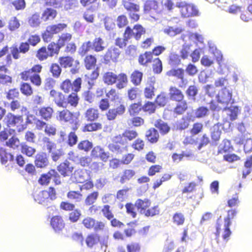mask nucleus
<instances>
[{"label": "nucleus", "instance_id": "774afa93", "mask_svg": "<svg viewBox=\"0 0 252 252\" xmlns=\"http://www.w3.org/2000/svg\"><path fill=\"white\" fill-rule=\"evenodd\" d=\"M99 193L97 191H94L89 193L86 197L85 203L87 206H90L94 203L98 198Z\"/></svg>", "mask_w": 252, "mask_h": 252}, {"label": "nucleus", "instance_id": "393cba45", "mask_svg": "<svg viewBox=\"0 0 252 252\" xmlns=\"http://www.w3.org/2000/svg\"><path fill=\"white\" fill-rule=\"evenodd\" d=\"M50 96L53 98V101L59 107H64L66 104L64 95L60 92L55 90H51L50 92Z\"/></svg>", "mask_w": 252, "mask_h": 252}, {"label": "nucleus", "instance_id": "6e6552de", "mask_svg": "<svg viewBox=\"0 0 252 252\" xmlns=\"http://www.w3.org/2000/svg\"><path fill=\"white\" fill-rule=\"evenodd\" d=\"M109 150L113 153L121 154L128 151V146L120 134L113 137L111 143L108 145Z\"/></svg>", "mask_w": 252, "mask_h": 252}, {"label": "nucleus", "instance_id": "338daca9", "mask_svg": "<svg viewBox=\"0 0 252 252\" xmlns=\"http://www.w3.org/2000/svg\"><path fill=\"white\" fill-rule=\"evenodd\" d=\"M184 30L181 27H168L163 30V32L170 36H174L183 32Z\"/></svg>", "mask_w": 252, "mask_h": 252}, {"label": "nucleus", "instance_id": "f3484780", "mask_svg": "<svg viewBox=\"0 0 252 252\" xmlns=\"http://www.w3.org/2000/svg\"><path fill=\"white\" fill-rule=\"evenodd\" d=\"M57 119L61 122L72 124L76 121L78 118L75 113L65 108L57 112Z\"/></svg>", "mask_w": 252, "mask_h": 252}, {"label": "nucleus", "instance_id": "79ce46f5", "mask_svg": "<svg viewBox=\"0 0 252 252\" xmlns=\"http://www.w3.org/2000/svg\"><path fill=\"white\" fill-rule=\"evenodd\" d=\"M14 157L11 153L6 151V149L0 148V160L2 164H6L8 161H13Z\"/></svg>", "mask_w": 252, "mask_h": 252}, {"label": "nucleus", "instance_id": "20e7f679", "mask_svg": "<svg viewBox=\"0 0 252 252\" xmlns=\"http://www.w3.org/2000/svg\"><path fill=\"white\" fill-rule=\"evenodd\" d=\"M130 0H124L122 1V5L125 9L127 12L128 17L131 23L137 22L140 18V5L130 1Z\"/></svg>", "mask_w": 252, "mask_h": 252}, {"label": "nucleus", "instance_id": "f257e3e1", "mask_svg": "<svg viewBox=\"0 0 252 252\" xmlns=\"http://www.w3.org/2000/svg\"><path fill=\"white\" fill-rule=\"evenodd\" d=\"M135 206L139 212L146 217H154L160 213L159 206L157 204L152 206V201L148 198L137 199Z\"/></svg>", "mask_w": 252, "mask_h": 252}, {"label": "nucleus", "instance_id": "7c9ffc66", "mask_svg": "<svg viewBox=\"0 0 252 252\" xmlns=\"http://www.w3.org/2000/svg\"><path fill=\"white\" fill-rule=\"evenodd\" d=\"M100 241V236L97 233L92 232L88 234L86 238L85 242L88 248H92L98 244Z\"/></svg>", "mask_w": 252, "mask_h": 252}, {"label": "nucleus", "instance_id": "423d86ee", "mask_svg": "<svg viewBox=\"0 0 252 252\" xmlns=\"http://www.w3.org/2000/svg\"><path fill=\"white\" fill-rule=\"evenodd\" d=\"M67 27L65 23H58L47 27L46 30L41 34V37L44 42H50L53 38L54 34L63 32Z\"/></svg>", "mask_w": 252, "mask_h": 252}, {"label": "nucleus", "instance_id": "864d4df0", "mask_svg": "<svg viewBox=\"0 0 252 252\" xmlns=\"http://www.w3.org/2000/svg\"><path fill=\"white\" fill-rule=\"evenodd\" d=\"M61 66L58 63H54L51 64L49 67V71L54 78H59L62 73V69Z\"/></svg>", "mask_w": 252, "mask_h": 252}, {"label": "nucleus", "instance_id": "4be33fe9", "mask_svg": "<svg viewBox=\"0 0 252 252\" xmlns=\"http://www.w3.org/2000/svg\"><path fill=\"white\" fill-rule=\"evenodd\" d=\"M91 157L94 159H100L103 162H107L110 158V154L106 152L101 146L94 147L91 153Z\"/></svg>", "mask_w": 252, "mask_h": 252}, {"label": "nucleus", "instance_id": "37998d69", "mask_svg": "<svg viewBox=\"0 0 252 252\" xmlns=\"http://www.w3.org/2000/svg\"><path fill=\"white\" fill-rule=\"evenodd\" d=\"M8 70L5 65L0 66V81L2 84H6L12 82V77L6 73Z\"/></svg>", "mask_w": 252, "mask_h": 252}, {"label": "nucleus", "instance_id": "ddd939ff", "mask_svg": "<svg viewBox=\"0 0 252 252\" xmlns=\"http://www.w3.org/2000/svg\"><path fill=\"white\" fill-rule=\"evenodd\" d=\"M126 111V106L123 101H118L115 107L109 109L105 114L107 120L113 121L118 116L123 115Z\"/></svg>", "mask_w": 252, "mask_h": 252}, {"label": "nucleus", "instance_id": "09e8293b", "mask_svg": "<svg viewBox=\"0 0 252 252\" xmlns=\"http://www.w3.org/2000/svg\"><path fill=\"white\" fill-rule=\"evenodd\" d=\"M172 177V174L165 173L163 174L160 178L156 180L153 184L152 188L156 189L162 185L163 182L169 181Z\"/></svg>", "mask_w": 252, "mask_h": 252}, {"label": "nucleus", "instance_id": "69168bd1", "mask_svg": "<svg viewBox=\"0 0 252 252\" xmlns=\"http://www.w3.org/2000/svg\"><path fill=\"white\" fill-rule=\"evenodd\" d=\"M163 169L162 166L159 164H153L148 169L147 174L149 177H153L159 173Z\"/></svg>", "mask_w": 252, "mask_h": 252}, {"label": "nucleus", "instance_id": "58836bf2", "mask_svg": "<svg viewBox=\"0 0 252 252\" xmlns=\"http://www.w3.org/2000/svg\"><path fill=\"white\" fill-rule=\"evenodd\" d=\"M97 59L95 56L89 54L85 56L84 60V65L87 69L90 70L95 67Z\"/></svg>", "mask_w": 252, "mask_h": 252}, {"label": "nucleus", "instance_id": "4d7b16f0", "mask_svg": "<svg viewBox=\"0 0 252 252\" xmlns=\"http://www.w3.org/2000/svg\"><path fill=\"white\" fill-rule=\"evenodd\" d=\"M154 102L156 106L164 107L167 104L168 98L164 92H161L157 96Z\"/></svg>", "mask_w": 252, "mask_h": 252}, {"label": "nucleus", "instance_id": "dca6fc26", "mask_svg": "<svg viewBox=\"0 0 252 252\" xmlns=\"http://www.w3.org/2000/svg\"><path fill=\"white\" fill-rule=\"evenodd\" d=\"M217 101L225 106L232 104L234 102L232 98V93L231 90L224 87L221 89L216 95Z\"/></svg>", "mask_w": 252, "mask_h": 252}, {"label": "nucleus", "instance_id": "c85d7f7f", "mask_svg": "<svg viewBox=\"0 0 252 252\" xmlns=\"http://www.w3.org/2000/svg\"><path fill=\"white\" fill-rule=\"evenodd\" d=\"M155 84V81L150 80L147 82L143 91L144 97L146 99H152L155 96L156 91Z\"/></svg>", "mask_w": 252, "mask_h": 252}, {"label": "nucleus", "instance_id": "c9c22d12", "mask_svg": "<svg viewBox=\"0 0 252 252\" xmlns=\"http://www.w3.org/2000/svg\"><path fill=\"white\" fill-rule=\"evenodd\" d=\"M102 128V125L99 122H92L85 124L82 127V131L84 132H93L101 130Z\"/></svg>", "mask_w": 252, "mask_h": 252}, {"label": "nucleus", "instance_id": "2eb2a0df", "mask_svg": "<svg viewBox=\"0 0 252 252\" xmlns=\"http://www.w3.org/2000/svg\"><path fill=\"white\" fill-rule=\"evenodd\" d=\"M237 214V211L235 209H231L227 211V215L224 218V229L222 234V237L224 241L227 242L229 239L231 234V231L229 227L231 225V220L234 218Z\"/></svg>", "mask_w": 252, "mask_h": 252}, {"label": "nucleus", "instance_id": "a211bd4d", "mask_svg": "<svg viewBox=\"0 0 252 252\" xmlns=\"http://www.w3.org/2000/svg\"><path fill=\"white\" fill-rule=\"evenodd\" d=\"M121 52L116 47L111 46L103 56V63L109 64L111 62L116 63L118 61Z\"/></svg>", "mask_w": 252, "mask_h": 252}, {"label": "nucleus", "instance_id": "473e14b6", "mask_svg": "<svg viewBox=\"0 0 252 252\" xmlns=\"http://www.w3.org/2000/svg\"><path fill=\"white\" fill-rule=\"evenodd\" d=\"M84 116L88 122H94L99 117L98 110L94 107H90L84 113Z\"/></svg>", "mask_w": 252, "mask_h": 252}, {"label": "nucleus", "instance_id": "4468645a", "mask_svg": "<svg viewBox=\"0 0 252 252\" xmlns=\"http://www.w3.org/2000/svg\"><path fill=\"white\" fill-rule=\"evenodd\" d=\"M159 2L156 0H147L143 6L144 13L149 14L151 16L155 18V16L160 14L162 10L159 7Z\"/></svg>", "mask_w": 252, "mask_h": 252}, {"label": "nucleus", "instance_id": "052dcab7", "mask_svg": "<svg viewBox=\"0 0 252 252\" xmlns=\"http://www.w3.org/2000/svg\"><path fill=\"white\" fill-rule=\"evenodd\" d=\"M140 94V90L136 87H132L127 91V97L128 100L133 101L136 99Z\"/></svg>", "mask_w": 252, "mask_h": 252}, {"label": "nucleus", "instance_id": "680f3d73", "mask_svg": "<svg viewBox=\"0 0 252 252\" xmlns=\"http://www.w3.org/2000/svg\"><path fill=\"white\" fill-rule=\"evenodd\" d=\"M185 221V217L184 214L181 212H176L173 215L172 222L177 225L180 226L184 224Z\"/></svg>", "mask_w": 252, "mask_h": 252}, {"label": "nucleus", "instance_id": "c756f323", "mask_svg": "<svg viewBox=\"0 0 252 252\" xmlns=\"http://www.w3.org/2000/svg\"><path fill=\"white\" fill-rule=\"evenodd\" d=\"M177 104L173 109V113L176 116L183 115L189 109L187 101L184 99L181 101L176 102Z\"/></svg>", "mask_w": 252, "mask_h": 252}, {"label": "nucleus", "instance_id": "f8f14e48", "mask_svg": "<svg viewBox=\"0 0 252 252\" xmlns=\"http://www.w3.org/2000/svg\"><path fill=\"white\" fill-rule=\"evenodd\" d=\"M203 129L204 126L201 122H196L193 123L189 130L190 135L185 137L183 142V144L185 145L196 144L197 141L194 137L202 133Z\"/></svg>", "mask_w": 252, "mask_h": 252}, {"label": "nucleus", "instance_id": "1a4fd4ad", "mask_svg": "<svg viewBox=\"0 0 252 252\" xmlns=\"http://www.w3.org/2000/svg\"><path fill=\"white\" fill-rule=\"evenodd\" d=\"M52 179L56 185H59L62 183L61 176L55 169H51L46 173L42 174L38 182L41 186H47Z\"/></svg>", "mask_w": 252, "mask_h": 252}, {"label": "nucleus", "instance_id": "72a5a7b5", "mask_svg": "<svg viewBox=\"0 0 252 252\" xmlns=\"http://www.w3.org/2000/svg\"><path fill=\"white\" fill-rule=\"evenodd\" d=\"M153 57L151 51H146L143 54H141L138 56V63L143 66H147L152 62Z\"/></svg>", "mask_w": 252, "mask_h": 252}, {"label": "nucleus", "instance_id": "a18cd8bd", "mask_svg": "<svg viewBox=\"0 0 252 252\" xmlns=\"http://www.w3.org/2000/svg\"><path fill=\"white\" fill-rule=\"evenodd\" d=\"M35 57L40 62L46 60L48 58L51 57L49 54L46 46H43L36 51Z\"/></svg>", "mask_w": 252, "mask_h": 252}, {"label": "nucleus", "instance_id": "0eeeda50", "mask_svg": "<svg viewBox=\"0 0 252 252\" xmlns=\"http://www.w3.org/2000/svg\"><path fill=\"white\" fill-rule=\"evenodd\" d=\"M4 121L8 127H16L18 131L20 132L26 128L22 115H15L12 113H8L4 118Z\"/></svg>", "mask_w": 252, "mask_h": 252}, {"label": "nucleus", "instance_id": "0e129e2a", "mask_svg": "<svg viewBox=\"0 0 252 252\" xmlns=\"http://www.w3.org/2000/svg\"><path fill=\"white\" fill-rule=\"evenodd\" d=\"M20 90L21 93L26 96H30L33 94V90L31 85L27 82L21 84Z\"/></svg>", "mask_w": 252, "mask_h": 252}, {"label": "nucleus", "instance_id": "b1692460", "mask_svg": "<svg viewBox=\"0 0 252 252\" xmlns=\"http://www.w3.org/2000/svg\"><path fill=\"white\" fill-rule=\"evenodd\" d=\"M35 165L39 168H44L48 166L49 161L45 152H39L36 154L34 159Z\"/></svg>", "mask_w": 252, "mask_h": 252}, {"label": "nucleus", "instance_id": "39448f33", "mask_svg": "<svg viewBox=\"0 0 252 252\" xmlns=\"http://www.w3.org/2000/svg\"><path fill=\"white\" fill-rule=\"evenodd\" d=\"M58 62L60 65L64 68H71L70 72L75 74L79 72L80 62L70 56H61L59 58Z\"/></svg>", "mask_w": 252, "mask_h": 252}, {"label": "nucleus", "instance_id": "8fccbe9b", "mask_svg": "<svg viewBox=\"0 0 252 252\" xmlns=\"http://www.w3.org/2000/svg\"><path fill=\"white\" fill-rule=\"evenodd\" d=\"M72 38V35L71 33L66 32L61 34L58 38L57 43L61 48L64 47L66 44L69 42Z\"/></svg>", "mask_w": 252, "mask_h": 252}, {"label": "nucleus", "instance_id": "2f4dec72", "mask_svg": "<svg viewBox=\"0 0 252 252\" xmlns=\"http://www.w3.org/2000/svg\"><path fill=\"white\" fill-rule=\"evenodd\" d=\"M145 137L146 140L151 144L157 143L159 139V134L155 128H150L146 132Z\"/></svg>", "mask_w": 252, "mask_h": 252}, {"label": "nucleus", "instance_id": "a878e982", "mask_svg": "<svg viewBox=\"0 0 252 252\" xmlns=\"http://www.w3.org/2000/svg\"><path fill=\"white\" fill-rule=\"evenodd\" d=\"M38 111L40 118L47 121L53 118L55 113L53 108L50 106H42L38 109Z\"/></svg>", "mask_w": 252, "mask_h": 252}, {"label": "nucleus", "instance_id": "412c9836", "mask_svg": "<svg viewBox=\"0 0 252 252\" xmlns=\"http://www.w3.org/2000/svg\"><path fill=\"white\" fill-rule=\"evenodd\" d=\"M180 13L183 18L197 16L199 15V11L194 5L190 4H185L179 6Z\"/></svg>", "mask_w": 252, "mask_h": 252}, {"label": "nucleus", "instance_id": "6ab92c4d", "mask_svg": "<svg viewBox=\"0 0 252 252\" xmlns=\"http://www.w3.org/2000/svg\"><path fill=\"white\" fill-rule=\"evenodd\" d=\"M30 49L29 43L27 41L20 43L19 48L15 45L10 47L11 54L15 60L19 59L20 58V53L25 54L30 51Z\"/></svg>", "mask_w": 252, "mask_h": 252}, {"label": "nucleus", "instance_id": "7ed1b4c3", "mask_svg": "<svg viewBox=\"0 0 252 252\" xmlns=\"http://www.w3.org/2000/svg\"><path fill=\"white\" fill-rule=\"evenodd\" d=\"M102 80L107 85L116 84V88L119 90L125 88L128 83V77L125 73L116 74L112 71H107L104 73Z\"/></svg>", "mask_w": 252, "mask_h": 252}, {"label": "nucleus", "instance_id": "9b49d317", "mask_svg": "<svg viewBox=\"0 0 252 252\" xmlns=\"http://www.w3.org/2000/svg\"><path fill=\"white\" fill-rule=\"evenodd\" d=\"M82 224L86 229H93L95 232L103 231L106 228V224L104 222L91 217L84 218L82 220Z\"/></svg>", "mask_w": 252, "mask_h": 252}, {"label": "nucleus", "instance_id": "bb28decb", "mask_svg": "<svg viewBox=\"0 0 252 252\" xmlns=\"http://www.w3.org/2000/svg\"><path fill=\"white\" fill-rule=\"evenodd\" d=\"M50 224L53 229L56 232L62 230L65 226V223L63 217L60 215L52 217L51 219Z\"/></svg>", "mask_w": 252, "mask_h": 252}, {"label": "nucleus", "instance_id": "bf43d9fd", "mask_svg": "<svg viewBox=\"0 0 252 252\" xmlns=\"http://www.w3.org/2000/svg\"><path fill=\"white\" fill-rule=\"evenodd\" d=\"M142 109L144 112L152 114L155 113L157 106L155 102L148 101L143 105H142Z\"/></svg>", "mask_w": 252, "mask_h": 252}, {"label": "nucleus", "instance_id": "de8ad7c7", "mask_svg": "<svg viewBox=\"0 0 252 252\" xmlns=\"http://www.w3.org/2000/svg\"><path fill=\"white\" fill-rule=\"evenodd\" d=\"M135 171L133 169H125L123 172L122 175L120 177V183L121 184H124L126 181H129L135 176Z\"/></svg>", "mask_w": 252, "mask_h": 252}, {"label": "nucleus", "instance_id": "aec40b11", "mask_svg": "<svg viewBox=\"0 0 252 252\" xmlns=\"http://www.w3.org/2000/svg\"><path fill=\"white\" fill-rule=\"evenodd\" d=\"M57 169L63 177H66L72 174L74 167L67 159H65L57 166Z\"/></svg>", "mask_w": 252, "mask_h": 252}, {"label": "nucleus", "instance_id": "3c124183", "mask_svg": "<svg viewBox=\"0 0 252 252\" xmlns=\"http://www.w3.org/2000/svg\"><path fill=\"white\" fill-rule=\"evenodd\" d=\"M199 92V88L197 85H189L186 91V94L189 99L195 100Z\"/></svg>", "mask_w": 252, "mask_h": 252}, {"label": "nucleus", "instance_id": "f03ea898", "mask_svg": "<svg viewBox=\"0 0 252 252\" xmlns=\"http://www.w3.org/2000/svg\"><path fill=\"white\" fill-rule=\"evenodd\" d=\"M43 66L41 64H34L31 68H27L21 72L19 74L20 78L25 81H30L32 85L39 87L42 82L40 75Z\"/></svg>", "mask_w": 252, "mask_h": 252}, {"label": "nucleus", "instance_id": "5fc2aeb1", "mask_svg": "<svg viewBox=\"0 0 252 252\" xmlns=\"http://www.w3.org/2000/svg\"><path fill=\"white\" fill-rule=\"evenodd\" d=\"M209 113V109L206 106L198 107L194 111V118L201 119L206 117ZM194 118V117H193Z\"/></svg>", "mask_w": 252, "mask_h": 252}, {"label": "nucleus", "instance_id": "cd10ccee", "mask_svg": "<svg viewBox=\"0 0 252 252\" xmlns=\"http://www.w3.org/2000/svg\"><path fill=\"white\" fill-rule=\"evenodd\" d=\"M194 121L193 117L190 116H184L176 123V128L180 130H185L190 126L191 122Z\"/></svg>", "mask_w": 252, "mask_h": 252}, {"label": "nucleus", "instance_id": "e2e57ef3", "mask_svg": "<svg viewBox=\"0 0 252 252\" xmlns=\"http://www.w3.org/2000/svg\"><path fill=\"white\" fill-rule=\"evenodd\" d=\"M68 199L80 202L83 199V194L80 191L69 190L66 194Z\"/></svg>", "mask_w": 252, "mask_h": 252}, {"label": "nucleus", "instance_id": "e433bc0d", "mask_svg": "<svg viewBox=\"0 0 252 252\" xmlns=\"http://www.w3.org/2000/svg\"><path fill=\"white\" fill-rule=\"evenodd\" d=\"M92 50L95 52L103 51L105 48L104 41L100 37H95L92 42Z\"/></svg>", "mask_w": 252, "mask_h": 252}, {"label": "nucleus", "instance_id": "13d9d810", "mask_svg": "<svg viewBox=\"0 0 252 252\" xmlns=\"http://www.w3.org/2000/svg\"><path fill=\"white\" fill-rule=\"evenodd\" d=\"M46 48L51 57H53L55 55H58L61 49L58 43L54 41L51 42L48 44Z\"/></svg>", "mask_w": 252, "mask_h": 252}, {"label": "nucleus", "instance_id": "49530a36", "mask_svg": "<svg viewBox=\"0 0 252 252\" xmlns=\"http://www.w3.org/2000/svg\"><path fill=\"white\" fill-rule=\"evenodd\" d=\"M143 73L137 70L133 71L130 76V81L135 86H139L141 84L142 78Z\"/></svg>", "mask_w": 252, "mask_h": 252}, {"label": "nucleus", "instance_id": "c03bdc74", "mask_svg": "<svg viewBox=\"0 0 252 252\" xmlns=\"http://www.w3.org/2000/svg\"><path fill=\"white\" fill-rule=\"evenodd\" d=\"M155 126L159 130L161 135L167 134L171 129L170 127L167 123L161 120H157L155 124Z\"/></svg>", "mask_w": 252, "mask_h": 252}, {"label": "nucleus", "instance_id": "603ef678", "mask_svg": "<svg viewBox=\"0 0 252 252\" xmlns=\"http://www.w3.org/2000/svg\"><path fill=\"white\" fill-rule=\"evenodd\" d=\"M66 100L67 101H66L64 107L66 104H69L71 106L76 107L78 105L79 100L77 92H72L67 96Z\"/></svg>", "mask_w": 252, "mask_h": 252}, {"label": "nucleus", "instance_id": "f704fd0d", "mask_svg": "<svg viewBox=\"0 0 252 252\" xmlns=\"http://www.w3.org/2000/svg\"><path fill=\"white\" fill-rule=\"evenodd\" d=\"M142 110L141 101L131 103L128 107L127 112L131 117L136 116Z\"/></svg>", "mask_w": 252, "mask_h": 252}, {"label": "nucleus", "instance_id": "4c0bfd02", "mask_svg": "<svg viewBox=\"0 0 252 252\" xmlns=\"http://www.w3.org/2000/svg\"><path fill=\"white\" fill-rule=\"evenodd\" d=\"M57 11L52 8H47L42 12L41 19L44 21L54 20L57 16Z\"/></svg>", "mask_w": 252, "mask_h": 252}, {"label": "nucleus", "instance_id": "6e6d98bb", "mask_svg": "<svg viewBox=\"0 0 252 252\" xmlns=\"http://www.w3.org/2000/svg\"><path fill=\"white\" fill-rule=\"evenodd\" d=\"M47 194L46 190L41 191L35 196L34 200L39 204L48 205L50 200L47 196Z\"/></svg>", "mask_w": 252, "mask_h": 252}, {"label": "nucleus", "instance_id": "9d476101", "mask_svg": "<svg viewBox=\"0 0 252 252\" xmlns=\"http://www.w3.org/2000/svg\"><path fill=\"white\" fill-rule=\"evenodd\" d=\"M146 33V29L141 24H136L132 28L127 26L125 30L124 35L126 36L128 38H133L135 40L139 41L142 35Z\"/></svg>", "mask_w": 252, "mask_h": 252}, {"label": "nucleus", "instance_id": "5701e85b", "mask_svg": "<svg viewBox=\"0 0 252 252\" xmlns=\"http://www.w3.org/2000/svg\"><path fill=\"white\" fill-rule=\"evenodd\" d=\"M169 98L174 102L181 101L185 99L183 92L175 86H171L169 88Z\"/></svg>", "mask_w": 252, "mask_h": 252}, {"label": "nucleus", "instance_id": "a19ab883", "mask_svg": "<svg viewBox=\"0 0 252 252\" xmlns=\"http://www.w3.org/2000/svg\"><path fill=\"white\" fill-rule=\"evenodd\" d=\"M21 153L28 157H32L36 152L35 148L28 145L25 142H22L20 144Z\"/></svg>", "mask_w": 252, "mask_h": 252}, {"label": "nucleus", "instance_id": "ea45409f", "mask_svg": "<svg viewBox=\"0 0 252 252\" xmlns=\"http://www.w3.org/2000/svg\"><path fill=\"white\" fill-rule=\"evenodd\" d=\"M124 140L127 144L128 141H131L135 139L138 135V132L134 129H126L124 131L120 134Z\"/></svg>", "mask_w": 252, "mask_h": 252}]
</instances>
